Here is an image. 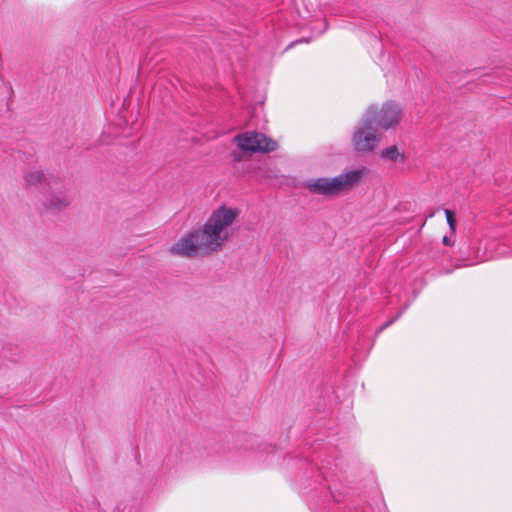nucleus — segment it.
<instances>
[{
    "instance_id": "12",
    "label": "nucleus",
    "mask_w": 512,
    "mask_h": 512,
    "mask_svg": "<svg viewBox=\"0 0 512 512\" xmlns=\"http://www.w3.org/2000/svg\"><path fill=\"white\" fill-rule=\"evenodd\" d=\"M444 213L446 216L447 224L451 230V233L454 234L456 231V224H457L455 212L450 209H445Z\"/></svg>"
},
{
    "instance_id": "8",
    "label": "nucleus",
    "mask_w": 512,
    "mask_h": 512,
    "mask_svg": "<svg viewBox=\"0 0 512 512\" xmlns=\"http://www.w3.org/2000/svg\"><path fill=\"white\" fill-rule=\"evenodd\" d=\"M193 452L190 442H181L177 447H173L171 450V455H174L176 458H179L181 461H188L192 459L190 453Z\"/></svg>"
},
{
    "instance_id": "4",
    "label": "nucleus",
    "mask_w": 512,
    "mask_h": 512,
    "mask_svg": "<svg viewBox=\"0 0 512 512\" xmlns=\"http://www.w3.org/2000/svg\"><path fill=\"white\" fill-rule=\"evenodd\" d=\"M34 192L42 189L45 193L43 205L47 211L56 213L69 204V199L62 190V183L55 177L45 175L40 171H34Z\"/></svg>"
},
{
    "instance_id": "15",
    "label": "nucleus",
    "mask_w": 512,
    "mask_h": 512,
    "mask_svg": "<svg viewBox=\"0 0 512 512\" xmlns=\"http://www.w3.org/2000/svg\"><path fill=\"white\" fill-rule=\"evenodd\" d=\"M31 175L29 173L25 174V181L27 183V185H29L31 183Z\"/></svg>"
},
{
    "instance_id": "9",
    "label": "nucleus",
    "mask_w": 512,
    "mask_h": 512,
    "mask_svg": "<svg viewBox=\"0 0 512 512\" xmlns=\"http://www.w3.org/2000/svg\"><path fill=\"white\" fill-rule=\"evenodd\" d=\"M373 344L374 341H370L369 336L359 334L358 341L354 345L353 349L355 350L356 354H358L360 357L362 355H367L370 349L372 348Z\"/></svg>"
},
{
    "instance_id": "14",
    "label": "nucleus",
    "mask_w": 512,
    "mask_h": 512,
    "mask_svg": "<svg viewBox=\"0 0 512 512\" xmlns=\"http://www.w3.org/2000/svg\"><path fill=\"white\" fill-rule=\"evenodd\" d=\"M442 243L445 246H452L454 241L452 240V238L450 236H444L443 239H442Z\"/></svg>"
},
{
    "instance_id": "17",
    "label": "nucleus",
    "mask_w": 512,
    "mask_h": 512,
    "mask_svg": "<svg viewBox=\"0 0 512 512\" xmlns=\"http://www.w3.org/2000/svg\"><path fill=\"white\" fill-rule=\"evenodd\" d=\"M376 30L378 34H381V30L379 28L376 27Z\"/></svg>"
},
{
    "instance_id": "6",
    "label": "nucleus",
    "mask_w": 512,
    "mask_h": 512,
    "mask_svg": "<svg viewBox=\"0 0 512 512\" xmlns=\"http://www.w3.org/2000/svg\"><path fill=\"white\" fill-rule=\"evenodd\" d=\"M234 141L243 152L269 153L277 149V143L265 134L251 131L235 136Z\"/></svg>"
},
{
    "instance_id": "5",
    "label": "nucleus",
    "mask_w": 512,
    "mask_h": 512,
    "mask_svg": "<svg viewBox=\"0 0 512 512\" xmlns=\"http://www.w3.org/2000/svg\"><path fill=\"white\" fill-rule=\"evenodd\" d=\"M372 116L373 109H367L353 133L352 143L357 152H371L377 147V128Z\"/></svg>"
},
{
    "instance_id": "11",
    "label": "nucleus",
    "mask_w": 512,
    "mask_h": 512,
    "mask_svg": "<svg viewBox=\"0 0 512 512\" xmlns=\"http://www.w3.org/2000/svg\"><path fill=\"white\" fill-rule=\"evenodd\" d=\"M410 305V302H407L400 310L399 312L396 314V316H394L393 318H391L390 320H388L387 322H385L384 324H382L376 331H375V337L378 336L382 331H384L386 328H388L389 326H391L394 322H396L401 316L402 314L407 310V308L409 307Z\"/></svg>"
},
{
    "instance_id": "18",
    "label": "nucleus",
    "mask_w": 512,
    "mask_h": 512,
    "mask_svg": "<svg viewBox=\"0 0 512 512\" xmlns=\"http://www.w3.org/2000/svg\"><path fill=\"white\" fill-rule=\"evenodd\" d=\"M129 512H131V511H129Z\"/></svg>"
},
{
    "instance_id": "10",
    "label": "nucleus",
    "mask_w": 512,
    "mask_h": 512,
    "mask_svg": "<svg viewBox=\"0 0 512 512\" xmlns=\"http://www.w3.org/2000/svg\"><path fill=\"white\" fill-rule=\"evenodd\" d=\"M381 158L391 161H405V155L400 153L396 145L389 146L381 151Z\"/></svg>"
},
{
    "instance_id": "1",
    "label": "nucleus",
    "mask_w": 512,
    "mask_h": 512,
    "mask_svg": "<svg viewBox=\"0 0 512 512\" xmlns=\"http://www.w3.org/2000/svg\"><path fill=\"white\" fill-rule=\"evenodd\" d=\"M306 457L310 461L313 481L307 503L311 512H331L332 506L344 504L350 496L346 464L338 447L331 441L317 438Z\"/></svg>"
},
{
    "instance_id": "16",
    "label": "nucleus",
    "mask_w": 512,
    "mask_h": 512,
    "mask_svg": "<svg viewBox=\"0 0 512 512\" xmlns=\"http://www.w3.org/2000/svg\"><path fill=\"white\" fill-rule=\"evenodd\" d=\"M371 33L374 35V38L376 39V42H377L378 44H381L380 39H379V38L377 37V35H376V32L371 31Z\"/></svg>"
},
{
    "instance_id": "13",
    "label": "nucleus",
    "mask_w": 512,
    "mask_h": 512,
    "mask_svg": "<svg viewBox=\"0 0 512 512\" xmlns=\"http://www.w3.org/2000/svg\"><path fill=\"white\" fill-rule=\"evenodd\" d=\"M258 442V436L249 435L246 439L245 449H254V444Z\"/></svg>"
},
{
    "instance_id": "3",
    "label": "nucleus",
    "mask_w": 512,
    "mask_h": 512,
    "mask_svg": "<svg viewBox=\"0 0 512 512\" xmlns=\"http://www.w3.org/2000/svg\"><path fill=\"white\" fill-rule=\"evenodd\" d=\"M362 176V170L353 169L333 178L319 177L307 180L304 182L303 186L311 194L332 197L350 190L360 182Z\"/></svg>"
},
{
    "instance_id": "7",
    "label": "nucleus",
    "mask_w": 512,
    "mask_h": 512,
    "mask_svg": "<svg viewBox=\"0 0 512 512\" xmlns=\"http://www.w3.org/2000/svg\"><path fill=\"white\" fill-rule=\"evenodd\" d=\"M368 109H373L374 126L384 130L398 124L402 111L401 106L394 101L385 102L379 111L375 106H370Z\"/></svg>"
},
{
    "instance_id": "2",
    "label": "nucleus",
    "mask_w": 512,
    "mask_h": 512,
    "mask_svg": "<svg viewBox=\"0 0 512 512\" xmlns=\"http://www.w3.org/2000/svg\"><path fill=\"white\" fill-rule=\"evenodd\" d=\"M237 217V210L225 206L219 207L200 229H195L173 244L170 251L174 255L194 257L201 250L215 251L227 239L224 229Z\"/></svg>"
}]
</instances>
